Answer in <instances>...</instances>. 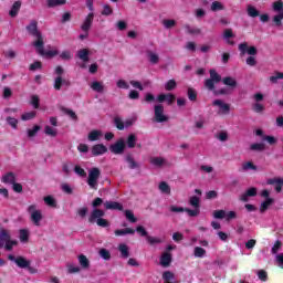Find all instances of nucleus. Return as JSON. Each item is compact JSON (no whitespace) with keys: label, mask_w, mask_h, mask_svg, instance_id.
<instances>
[{"label":"nucleus","mask_w":283,"mask_h":283,"mask_svg":"<svg viewBox=\"0 0 283 283\" xmlns=\"http://www.w3.org/2000/svg\"><path fill=\"white\" fill-rule=\"evenodd\" d=\"M76 56L80 61H83V63H87L90 61V50L81 49L77 51Z\"/></svg>","instance_id":"nucleus-23"},{"label":"nucleus","mask_w":283,"mask_h":283,"mask_svg":"<svg viewBox=\"0 0 283 283\" xmlns=\"http://www.w3.org/2000/svg\"><path fill=\"white\" fill-rule=\"evenodd\" d=\"M117 249L120 253V258H123L124 260H127V258H129V245L128 244L119 243Z\"/></svg>","instance_id":"nucleus-21"},{"label":"nucleus","mask_w":283,"mask_h":283,"mask_svg":"<svg viewBox=\"0 0 283 283\" xmlns=\"http://www.w3.org/2000/svg\"><path fill=\"white\" fill-rule=\"evenodd\" d=\"M158 189L165 196H171V187L166 181L159 182Z\"/></svg>","instance_id":"nucleus-27"},{"label":"nucleus","mask_w":283,"mask_h":283,"mask_svg":"<svg viewBox=\"0 0 283 283\" xmlns=\"http://www.w3.org/2000/svg\"><path fill=\"white\" fill-rule=\"evenodd\" d=\"M148 61L150 63H153L154 65H156V63H158V61H159L158 54H156L154 52H148Z\"/></svg>","instance_id":"nucleus-58"},{"label":"nucleus","mask_w":283,"mask_h":283,"mask_svg":"<svg viewBox=\"0 0 283 283\" xmlns=\"http://www.w3.org/2000/svg\"><path fill=\"white\" fill-rule=\"evenodd\" d=\"M35 50H36L38 54H41V56H46L48 59H52L54 56H57V54H59V50H56V49H52L49 51L43 50V43L40 48L41 51L39 50V46H35Z\"/></svg>","instance_id":"nucleus-12"},{"label":"nucleus","mask_w":283,"mask_h":283,"mask_svg":"<svg viewBox=\"0 0 283 283\" xmlns=\"http://www.w3.org/2000/svg\"><path fill=\"white\" fill-rule=\"evenodd\" d=\"M214 138L220 140V143H227V140H229V133L227 130H221L214 135Z\"/></svg>","instance_id":"nucleus-32"},{"label":"nucleus","mask_w":283,"mask_h":283,"mask_svg":"<svg viewBox=\"0 0 283 283\" xmlns=\"http://www.w3.org/2000/svg\"><path fill=\"white\" fill-rule=\"evenodd\" d=\"M95 222L97 227H103V228L109 227V221H107V219H104V218L97 219Z\"/></svg>","instance_id":"nucleus-63"},{"label":"nucleus","mask_w":283,"mask_h":283,"mask_svg":"<svg viewBox=\"0 0 283 283\" xmlns=\"http://www.w3.org/2000/svg\"><path fill=\"white\" fill-rule=\"evenodd\" d=\"M213 218L216 220H223V218H227V211H224V210H216L213 212Z\"/></svg>","instance_id":"nucleus-50"},{"label":"nucleus","mask_w":283,"mask_h":283,"mask_svg":"<svg viewBox=\"0 0 283 283\" xmlns=\"http://www.w3.org/2000/svg\"><path fill=\"white\" fill-rule=\"evenodd\" d=\"M101 178V169L94 167L88 170L87 185L91 189H96L98 186V179Z\"/></svg>","instance_id":"nucleus-5"},{"label":"nucleus","mask_w":283,"mask_h":283,"mask_svg":"<svg viewBox=\"0 0 283 283\" xmlns=\"http://www.w3.org/2000/svg\"><path fill=\"white\" fill-rule=\"evenodd\" d=\"M77 260H78L80 266H82L83 269H90V259H87L86 255L80 254L77 256Z\"/></svg>","instance_id":"nucleus-30"},{"label":"nucleus","mask_w":283,"mask_h":283,"mask_svg":"<svg viewBox=\"0 0 283 283\" xmlns=\"http://www.w3.org/2000/svg\"><path fill=\"white\" fill-rule=\"evenodd\" d=\"M20 235V242L25 243L28 240H30V230L29 229H21L19 231Z\"/></svg>","instance_id":"nucleus-31"},{"label":"nucleus","mask_w":283,"mask_h":283,"mask_svg":"<svg viewBox=\"0 0 283 283\" xmlns=\"http://www.w3.org/2000/svg\"><path fill=\"white\" fill-rule=\"evenodd\" d=\"M223 85H228L229 87H235V85H238V82H235V78L228 76L223 78Z\"/></svg>","instance_id":"nucleus-44"},{"label":"nucleus","mask_w":283,"mask_h":283,"mask_svg":"<svg viewBox=\"0 0 283 283\" xmlns=\"http://www.w3.org/2000/svg\"><path fill=\"white\" fill-rule=\"evenodd\" d=\"M8 260H10L11 262H14L17 264V266H19V269H29L30 268V261H28L23 256L14 258V255L9 254Z\"/></svg>","instance_id":"nucleus-9"},{"label":"nucleus","mask_w":283,"mask_h":283,"mask_svg":"<svg viewBox=\"0 0 283 283\" xmlns=\"http://www.w3.org/2000/svg\"><path fill=\"white\" fill-rule=\"evenodd\" d=\"M242 169H243V171H249V170L255 171V169H258V167H255V165H253V163L248 161L242 165Z\"/></svg>","instance_id":"nucleus-56"},{"label":"nucleus","mask_w":283,"mask_h":283,"mask_svg":"<svg viewBox=\"0 0 283 283\" xmlns=\"http://www.w3.org/2000/svg\"><path fill=\"white\" fill-rule=\"evenodd\" d=\"M283 78V73H276L275 75H272L270 77V81L272 83H277V81L282 80Z\"/></svg>","instance_id":"nucleus-64"},{"label":"nucleus","mask_w":283,"mask_h":283,"mask_svg":"<svg viewBox=\"0 0 283 283\" xmlns=\"http://www.w3.org/2000/svg\"><path fill=\"white\" fill-rule=\"evenodd\" d=\"M90 87L91 90H93V92H96L97 94H103L105 92V84H103V82L93 81Z\"/></svg>","instance_id":"nucleus-19"},{"label":"nucleus","mask_w":283,"mask_h":283,"mask_svg":"<svg viewBox=\"0 0 283 283\" xmlns=\"http://www.w3.org/2000/svg\"><path fill=\"white\" fill-rule=\"evenodd\" d=\"M126 163H128L129 169L138 168V164L136 163V160H134V157H132L130 155L126 156Z\"/></svg>","instance_id":"nucleus-46"},{"label":"nucleus","mask_w":283,"mask_h":283,"mask_svg":"<svg viewBox=\"0 0 283 283\" xmlns=\"http://www.w3.org/2000/svg\"><path fill=\"white\" fill-rule=\"evenodd\" d=\"M36 116V112L31 111L22 114L21 120H32Z\"/></svg>","instance_id":"nucleus-45"},{"label":"nucleus","mask_w":283,"mask_h":283,"mask_svg":"<svg viewBox=\"0 0 283 283\" xmlns=\"http://www.w3.org/2000/svg\"><path fill=\"white\" fill-rule=\"evenodd\" d=\"M256 195L258 190L255 188H250L243 195H241L240 200H242V202H249V198Z\"/></svg>","instance_id":"nucleus-24"},{"label":"nucleus","mask_w":283,"mask_h":283,"mask_svg":"<svg viewBox=\"0 0 283 283\" xmlns=\"http://www.w3.org/2000/svg\"><path fill=\"white\" fill-rule=\"evenodd\" d=\"M176 82L175 80H170L165 84L166 92H171V90H176Z\"/></svg>","instance_id":"nucleus-59"},{"label":"nucleus","mask_w":283,"mask_h":283,"mask_svg":"<svg viewBox=\"0 0 283 283\" xmlns=\"http://www.w3.org/2000/svg\"><path fill=\"white\" fill-rule=\"evenodd\" d=\"M274 261L280 269H283V253L274 254Z\"/></svg>","instance_id":"nucleus-60"},{"label":"nucleus","mask_w":283,"mask_h":283,"mask_svg":"<svg viewBox=\"0 0 283 283\" xmlns=\"http://www.w3.org/2000/svg\"><path fill=\"white\" fill-rule=\"evenodd\" d=\"M27 30L29 34H32V36H35L36 41L33 42V48H39L41 51V45L43 44V35H41V32H39V28L36 25V21H32L28 27Z\"/></svg>","instance_id":"nucleus-3"},{"label":"nucleus","mask_w":283,"mask_h":283,"mask_svg":"<svg viewBox=\"0 0 283 283\" xmlns=\"http://www.w3.org/2000/svg\"><path fill=\"white\" fill-rule=\"evenodd\" d=\"M222 81V77L220 76V74H218V72H216V70H210V78L206 80V87L207 90L213 91L216 85H218V83H220Z\"/></svg>","instance_id":"nucleus-6"},{"label":"nucleus","mask_w":283,"mask_h":283,"mask_svg":"<svg viewBox=\"0 0 283 283\" xmlns=\"http://www.w3.org/2000/svg\"><path fill=\"white\" fill-rule=\"evenodd\" d=\"M185 30L188 34H200V29L196 28V27H191L189 24L185 25Z\"/></svg>","instance_id":"nucleus-49"},{"label":"nucleus","mask_w":283,"mask_h":283,"mask_svg":"<svg viewBox=\"0 0 283 283\" xmlns=\"http://www.w3.org/2000/svg\"><path fill=\"white\" fill-rule=\"evenodd\" d=\"M160 264L161 266H169L171 264V254L170 253H164L160 258Z\"/></svg>","instance_id":"nucleus-29"},{"label":"nucleus","mask_w":283,"mask_h":283,"mask_svg":"<svg viewBox=\"0 0 283 283\" xmlns=\"http://www.w3.org/2000/svg\"><path fill=\"white\" fill-rule=\"evenodd\" d=\"M281 250H282V242L276 241L274 243V245L272 247L271 253H272V255H277Z\"/></svg>","instance_id":"nucleus-51"},{"label":"nucleus","mask_w":283,"mask_h":283,"mask_svg":"<svg viewBox=\"0 0 283 283\" xmlns=\"http://www.w3.org/2000/svg\"><path fill=\"white\" fill-rule=\"evenodd\" d=\"M195 258H205L207 255V250L200 247H196L193 250Z\"/></svg>","instance_id":"nucleus-40"},{"label":"nucleus","mask_w":283,"mask_h":283,"mask_svg":"<svg viewBox=\"0 0 283 283\" xmlns=\"http://www.w3.org/2000/svg\"><path fill=\"white\" fill-rule=\"evenodd\" d=\"M44 134H46V136H51L52 138H54L57 136L59 130L50 125H46L44 127Z\"/></svg>","instance_id":"nucleus-34"},{"label":"nucleus","mask_w":283,"mask_h":283,"mask_svg":"<svg viewBox=\"0 0 283 283\" xmlns=\"http://www.w3.org/2000/svg\"><path fill=\"white\" fill-rule=\"evenodd\" d=\"M163 280L165 281L164 283H178V281H176V275H174V272L171 271H165L163 273Z\"/></svg>","instance_id":"nucleus-25"},{"label":"nucleus","mask_w":283,"mask_h":283,"mask_svg":"<svg viewBox=\"0 0 283 283\" xmlns=\"http://www.w3.org/2000/svg\"><path fill=\"white\" fill-rule=\"evenodd\" d=\"M105 209L113 210V211H123V205L116 201H106L104 202Z\"/></svg>","instance_id":"nucleus-20"},{"label":"nucleus","mask_w":283,"mask_h":283,"mask_svg":"<svg viewBox=\"0 0 283 283\" xmlns=\"http://www.w3.org/2000/svg\"><path fill=\"white\" fill-rule=\"evenodd\" d=\"M239 52H241V56H244V54L255 56V54H258V49L255 46H249L247 42H243L239 44Z\"/></svg>","instance_id":"nucleus-10"},{"label":"nucleus","mask_w":283,"mask_h":283,"mask_svg":"<svg viewBox=\"0 0 283 283\" xmlns=\"http://www.w3.org/2000/svg\"><path fill=\"white\" fill-rule=\"evenodd\" d=\"M39 132H41V126L35 125V126H33V128H29L27 130V134H28L29 138H34V136H36V134H39Z\"/></svg>","instance_id":"nucleus-39"},{"label":"nucleus","mask_w":283,"mask_h":283,"mask_svg":"<svg viewBox=\"0 0 283 283\" xmlns=\"http://www.w3.org/2000/svg\"><path fill=\"white\" fill-rule=\"evenodd\" d=\"M103 216H105V211L101 210V209H94L91 212V216L88 218V222H91V224H94V222H96V220H99L103 218Z\"/></svg>","instance_id":"nucleus-17"},{"label":"nucleus","mask_w":283,"mask_h":283,"mask_svg":"<svg viewBox=\"0 0 283 283\" xmlns=\"http://www.w3.org/2000/svg\"><path fill=\"white\" fill-rule=\"evenodd\" d=\"M190 205H191V207H193L195 209H200V198H198V197H191V198H190Z\"/></svg>","instance_id":"nucleus-62"},{"label":"nucleus","mask_w":283,"mask_h":283,"mask_svg":"<svg viewBox=\"0 0 283 283\" xmlns=\"http://www.w3.org/2000/svg\"><path fill=\"white\" fill-rule=\"evenodd\" d=\"M49 8H56V6H65L67 0H46Z\"/></svg>","instance_id":"nucleus-37"},{"label":"nucleus","mask_w":283,"mask_h":283,"mask_svg":"<svg viewBox=\"0 0 283 283\" xmlns=\"http://www.w3.org/2000/svg\"><path fill=\"white\" fill-rule=\"evenodd\" d=\"M210 8L212 12H218V10H224V7L219 1L212 2Z\"/></svg>","instance_id":"nucleus-61"},{"label":"nucleus","mask_w":283,"mask_h":283,"mask_svg":"<svg viewBox=\"0 0 283 283\" xmlns=\"http://www.w3.org/2000/svg\"><path fill=\"white\" fill-rule=\"evenodd\" d=\"M27 211L30 216V220L34 227H40L43 222V211L39 209V206L35 203L30 205L27 208Z\"/></svg>","instance_id":"nucleus-1"},{"label":"nucleus","mask_w":283,"mask_h":283,"mask_svg":"<svg viewBox=\"0 0 283 283\" xmlns=\"http://www.w3.org/2000/svg\"><path fill=\"white\" fill-rule=\"evenodd\" d=\"M136 123V116H133L126 120H123L120 117H115L114 124L117 129H127V127H132V125Z\"/></svg>","instance_id":"nucleus-7"},{"label":"nucleus","mask_w":283,"mask_h":283,"mask_svg":"<svg viewBox=\"0 0 283 283\" xmlns=\"http://www.w3.org/2000/svg\"><path fill=\"white\" fill-rule=\"evenodd\" d=\"M44 202L48 207L56 208V199L52 196L44 197Z\"/></svg>","instance_id":"nucleus-43"},{"label":"nucleus","mask_w":283,"mask_h":283,"mask_svg":"<svg viewBox=\"0 0 283 283\" xmlns=\"http://www.w3.org/2000/svg\"><path fill=\"white\" fill-rule=\"evenodd\" d=\"M65 73V71L62 69V66H56L54 74L56 75V77L54 78V90L59 91L61 90V87H63V85H70V81L63 78V74Z\"/></svg>","instance_id":"nucleus-4"},{"label":"nucleus","mask_w":283,"mask_h":283,"mask_svg":"<svg viewBox=\"0 0 283 283\" xmlns=\"http://www.w3.org/2000/svg\"><path fill=\"white\" fill-rule=\"evenodd\" d=\"M150 165H153V167H165V165H167V159L163 157H153L150 158Z\"/></svg>","instance_id":"nucleus-26"},{"label":"nucleus","mask_w":283,"mask_h":283,"mask_svg":"<svg viewBox=\"0 0 283 283\" xmlns=\"http://www.w3.org/2000/svg\"><path fill=\"white\" fill-rule=\"evenodd\" d=\"M1 182H3V185H14L17 182V175L14 172H6L2 177H1Z\"/></svg>","instance_id":"nucleus-15"},{"label":"nucleus","mask_w":283,"mask_h":283,"mask_svg":"<svg viewBox=\"0 0 283 283\" xmlns=\"http://www.w3.org/2000/svg\"><path fill=\"white\" fill-rule=\"evenodd\" d=\"M232 36H233V31L231 29H227L223 32V39L228 43V45H233L234 44V42L230 40V39H232Z\"/></svg>","instance_id":"nucleus-35"},{"label":"nucleus","mask_w":283,"mask_h":283,"mask_svg":"<svg viewBox=\"0 0 283 283\" xmlns=\"http://www.w3.org/2000/svg\"><path fill=\"white\" fill-rule=\"evenodd\" d=\"M99 256L103 260H111L112 259V253H109V250H107V249H101L99 250Z\"/></svg>","instance_id":"nucleus-53"},{"label":"nucleus","mask_w":283,"mask_h":283,"mask_svg":"<svg viewBox=\"0 0 283 283\" xmlns=\"http://www.w3.org/2000/svg\"><path fill=\"white\" fill-rule=\"evenodd\" d=\"M268 185H275V192L280 193L282 191V186H283V179L282 178H274V179H269Z\"/></svg>","instance_id":"nucleus-22"},{"label":"nucleus","mask_w":283,"mask_h":283,"mask_svg":"<svg viewBox=\"0 0 283 283\" xmlns=\"http://www.w3.org/2000/svg\"><path fill=\"white\" fill-rule=\"evenodd\" d=\"M116 85L119 90H129V83H127L125 80H118Z\"/></svg>","instance_id":"nucleus-55"},{"label":"nucleus","mask_w":283,"mask_h":283,"mask_svg":"<svg viewBox=\"0 0 283 283\" xmlns=\"http://www.w3.org/2000/svg\"><path fill=\"white\" fill-rule=\"evenodd\" d=\"M272 10L276 14L272 18V21L276 28H280L282 25L283 21V2L282 0L274 1L272 3Z\"/></svg>","instance_id":"nucleus-2"},{"label":"nucleus","mask_w":283,"mask_h":283,"mask_svg":"<svg viewBox=\"0 0 283 283\" xmlns=\"http://www.w3.org/2000/svg\"><path fill=\"white\" fill-rule=\"evenodd\" d=\"M134 233H136V230H134L132 228L115 230V235H117V237H120V235H134Z\"/></svg>","instance_id":"nucleus-28"},{"label":"nucleus","mask_w":283,"mask_h":283,"mask_svg":"<svg viewBox=\"0 0 283 283\" xmlns=\"http://www.w3.org/2000/svg\"><path fill=\"white\" fill-rule=\"evenodd\" d=\"M67 273H81V266L74 264V263H69L66 265Z\"/></svg>","instance_id":"nucleus-42"},{"label":"nucleus","mask_w":283,"mask_h":283,"mask_svg":"<svg viewBox=\"0 0 283 283\" xmlns=\"http://www.w3.org/2000/svg\"><path fill=\"white\" fill-rule=\"evenodd\" d=\"M19 10H21V1H15L9 11L10 17H17Z\"/></svg>","instance_id":"nucleus-33"},{"label":"nucleus","mask_w":283,"mask_h":283,"mask_svg":"<svg viewBox=\"0 0 283 283\" xmlns=\"http://www.w3.org/2000/svg\"><path fill=\"white\" fill-rule=\"evenodd\" d=\"M212 105L218 107V114H221L222 116H227V114H229V104L224 103L222 99H214Z\"/></svg>","instance_id":"nucleus-11"},{"label":"nucleus","mask_w":283,"mask_h":283,"mask_svg":"<svg viewBox=\"0 0 283 283\" xmlns=\"http://www.w3.org/2000/svg\"><path fill=\"white\" fill-rule=\"evenodd\" d=\"M125 217L129 222H137V219L132 210H125Z\"/></svg>","instance_id":"nucleus-57"},{"label":"nucleus","mask_w":283,"mask_h":283,"mask_svg":"<svg viewBox=\"0 0 283 283\" xmlns=\"http://www.w3.org/2000/svg\"><path fill=\"white\" fill-rule=\"evenodd\" d=\"M184 211H186V213H188V216H190V218H196L198 216H200V208H195L193 210L191 209H184Z\"/></svg>","instance_id":"nucleus-47"},{"label":"nucleus","mask_w":283,"mask_h":283,"mask_svg":"<svg viewBox=\"0 0 283 283\" xmlns=\"http://www.w3.org/2000/svg\"><path fill=\"white\" fill-rule=\"evenodd\" d=\"M247 13H248V17H251L252 19H255V17H260V11H258V9H255V7L251 4L248 6Z\"/></svg>","instance_id":"nucleus-36"},{"label":"nucleus","mask_w":283,"mask_h":283,"mask_svg":"<svg viewBox=\"0 0 283 283\" xmlns=\"http://www.w3.org/2000/svg\"><path fill=\"white\" fill-rule=\"evenodd\" d=\"M271 205H273V198H268L263 202H261V206H260L261 213H264V211H266V209H269Z\"/></svg>","instance_id":"nucleus-38"},{"label":"nucleus","mask_w":283,"mask_h":283,"mask_svg":"<svg viewBox=\"0 0 283 283\" xmlns=\"http://www.w3.org/2000/svg\"><path fill=\"white\" fill-rule=\"evenodd\" d=\"M104 154H107V146L103 144H96L92 147L93 156H103Z\"/></svg>","instance_id":"nucleus-16"},{"label":"nucleus","mask_w":283,"mask_h":283,"mask_svg":"<svg viewBox=\"0 0 283 283\" xmlns=\"http://www.w3.org/2000/svg\"><path fill=\"white\" fill-rule=\"evenodd\" d=\"M163 25L166 28V30H171V28H175L176 25V20L166 19L163 21Z\"/></svg>","instance_id":"nucleus-48"},{"label":"nucleus","mask_w":283,"mask_h":283,"mask_svg":"<svg viewBox=\"0 0 283 283\" xmlns=\"http://www.w3.org/2000/svg\"><path fill=\"white\" fill-rule=\"evenodd\" d=\"M7 123L10 125V127H12V129H19V119L9 116L7 117Z\"/></svg>","instance_id":"nucleus-41"},{"label":"nucleus","mask_w":283,"mask_h":283,"mask_svg":"<svg viewBox=\"0 0 283 283\" xmlns=\"http://www.w3.org/2000/svg\"><path fill=\"white\" fill-rule=\"evenodd\" d=\"M112 154H123L125 151V140L119 139L114 145L111 146Z\"/></svg>","instance_id":"nucleus-14"},{"label":"nucleus","mask_w":283,"mask_h":283,"mask_svg":"<svg viewBox=\"0 0 283 283\" xmlns=\"http://www.w3.org/2000/svg\"><path fill=\"white\" fill-rule=\"evenodd\" d=\"M93 22H94V12H90L86 15V18L81 27L82 32H90V28H92Z\"/></svg>","instance_id":"nucleus-13"},{"label":"nucleus","mask_w":283,"mask_h":283,"mask_svg":"<svg viewBox=\"0 0 283 283\" xmlns=\"http://www.w3.org/2000/svg\"><path fill=\"white\" fill-rule=\"evenodd\" d=\"M169 117L165 115V107L163 105H155V123H167Z\"/></svg>","instance_id":"nucleus-8"},{"label":"nucleus","mask_w":283,"mask_h":283,"mask_svg":"<svg viewBox=\"0 0 283 283\" xmlns=\"http://www.w3.org/2000/svg\"><path fill=\"white\" fill-rule=\"evenodd\" d=\"M101 138H103V132L98 129H94L87 135V140H90V143H95V140H101Z\"/></svg>","instance_id":"nucleus-18"},{"label":"nucleus","mask_w":283,"mask_h":283,"mask_svg":"<svg viewBox=\"0 0 283 283\" xmlns=\"http://www.w3.org/2000/svg\"><path fill=\"white\" fill-rule=\"evenodd\" d=\"M61 190L64 192V193H67L69 196L74 193V189L72 188V186H70L69 184H62L61 185Z\"/></svg>","instance_id":"nucleus-54"},{"label":"nucleus","mask_w":283,"mask_h":283,"mask_svg":"<svg viewBox=\"0 0 283 283\" xmlns=\"http://www.w3.org/2000/svg\"><path fill=\"white\" fill-rule=\"evenodd\" d=\"M127 146L129 147V149H134V147H136V135L132 134L128 136Z\"/></svg>","instance_id":"nucleus-52"}]
</instances>
